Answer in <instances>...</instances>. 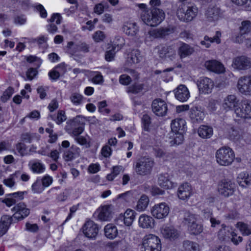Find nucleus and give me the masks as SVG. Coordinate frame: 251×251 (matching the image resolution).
<instances>
[{
    "mask_svg": "<svg viewBox=\"0 0 251 251\" xmlns=\"http://www.w3.org/2000/svg\"><path fill=\"white\" fill-rule=\"evenodd\" d=\"M165 13L159 8H152L149 10H144L141 13L142 20L148 25L155 26L165 19Z\"/></svg>",
    "mask_w": 251,
    "mask_h": 251,
    "instance_id": "1",
    "label": "nucleus"
},
{
    "mask_svg": "<svg viewBox=\"0 0 251 251\" xmlns=\"http://www.w3.org/2000/svg\"><path fill=\"white\" fill-rule=\"evenodd\" d=\"M234 158L233 151L228 147H221L216 152L217 162L221 166H227L231 165Z\"/></svg>",
    "mask_w": 251,
    "mask_h": 251,
    "instance_id": "2",
    "label": "nucleus"
},
{
    "mask_svg": "<svg viewBox=\"0 0 251 251\" xmlns=\"http://www.w3.org/2000/svg\"><path fill=\"white\" fill-rule=\"evenodd\" d=\"M64 50L66 53L72 56H74L75 59V57L79 55V52L84 53L89 52L90 51V46L85 42L79 41L75 45L74 42L70 41L68 42Z\"/></svg>",
    "mask_w": 251,
    "mask_h": 251,
    "instance_id": "3",
    "label": "nucleus"
},
{
    "mask_svg": "<svg viewBox=\"0 0 251 251\" xmlns=\"http://www.w3.org/2000/svg\"><path fill=\"white\" fill-rule=\"evenodd\" d=\"M198 9L196 6H187L180 5L177 10V16L183 22H188L192 21L197 16Z\"/></svg>",
    "mask_w": 251,
    "mask_h": 251,
    "instance_id": "4",
    "label": "nucleus"
},
{
    "mask_svg": "<svg viewBox=\"0 0 251 251\" xmlns=\"http://www.w3.org/2000/svg\"><path fill=\"white\" fill-rule=\"evenodd\" d=\"M144 251H161L160 239L156 235L149 234L145 236L142 243Z\"/></svg>",
    "mask_w": 251,
    "mask_h": 251,
    "instance_id": "5",
    "label": "nucleus"
},
{
    "mask_svg": "<svg viewBox=\"0 0 251 251\" xmlns=\"http://www.w3.org/2000/svg\"><path fill=\"white\" fill-rule=\"evenodd\" d=\"M153 166V161L149 158H142L137 161L133 168L138 175L145 176L150 174Z\"/></svg>",
    "mask_w": 251,
    "mask_h": 251,
    "instance_id": "6",
    "label": "nucleus"
},
{
    "mask_svg": "<svg viewBox=\"0 0 251 251\" xmlns=\"http://www.w3.org/2000/svg\"><path fill=\"white\" fill-rule=\"evenodd\" d=\"M235 187L236 185L233 181L229 179H224L219 182L218 191L221 195L228 197L233 195Z\"/></svg>",
    "mask_w": 251,
    "mask_h": 251,
    "instance_id": "7",
    "label": "nucleus"
},
{
    "mask_svg": "<svg viewBox=\"0 0 251 251\" xmlns=\"http://www.w3.org/2000/svg\"><path fill=\"white\" fill-rule=\"evenodd\" d=\"M170 211V207L165 202L155 204L151 209V213L155 218L162 219L166 217Z\"/></svg>",
    "mask_w": 251,
    "mask_h": 251,
    "instance_id": "8",
    "label": "nucleus"
},
{
    "mask_svg": "<svg viewBox=\"0 0 251 251\" xmlns=\"http://www.w3.org/2000/svg\"><path fill=\"white\" fill-rule=\"evenodd\" d=\"M232 66L239 71L248 70L251 68V59L244 55L236 57L233 59Z\"/></svg>",
    "mask_w": 251,
    "mask_h": 251,
    "instance_id": "9",
    "label": "nucleus"
},
{
    "mask_svg": "<svg viewBox=\"0 0 251 251\" xmlns=\"http://www.w3.org/2000/svg\"><path fill=\"white\" fill-rule=\"evenodd\" d=\"M239 91L245 96H251V75L241 77L237 83Z\"/></svg>",
    "mask_w": 251,
    "mask_h": 251,
    "instance_id": "10",
    "label": "nucleus"
},
{
    "mask_svg": "<svg viewBox=\"0 0 251 251\" xmlns=\"http://www.w3.org/2000/svg\"><path fill=\"white\" fill-rule=\"evenodd\" d=\"M223 11L217 5H210L207 9L205 16L209 22H215L223 16Z\"/></svg>",
    "mask_w": 251,
    "mask_h": 251,
    "instance_id": "11",
    "label": "nucleus"
},
{
    "mask_svg": "<svg viewBox=\"0 0 251 251\" xmlns=\"http://www.w3.org/2000/svg\"><path fill=\"white\" fill-rule=\"evenodd\" d=\"M136 213L131 209H127L124 214H120L116 222L117 225H122L123 223L126 226H130L135 218Z\"/></svg>",
    "mask_w": 251,
    "mask_h": 251,
    "instance_id": "12",
    "label": "nucleus"
},
{
    "mask_svg": "<svg viewBox=\"0 0 251 251\" xmlns=\"http://www.w3.org/2000/svg\"><path fill=\"white\" fill-rule=\"evenodd\" d=\"M153 112L158 116H163L167 113L168 110L166 102L161 99L154 100L151 104Z\"/></svg>",
    "mask_w": 251,
    "mask_h": 251,
    "instance_id": "13",
    "label": "nucleus"
},
{
    "mask_svg": "<svg viewBox=\"0 0 251 251\" xmlns=\"http://www.w3.org/2000/svg\"><path fill=\"white\" fill-rule=\"evenodd\" d=\"M204 116V113L200 107L194 106L189 110V117L191 123L194 124L201 123Z\"/></svg>",
    "mask_w": 251,
    "mask_h": 251,
    "instance_id": "14",
    "label": "nucleus"
},
{
    "mask_svg": "<svg viewBox=\"0 0 251 251\" xmlns=\"http://www.w3.org/2000/svg\"><path fill=\"white\" fill-rule=\"evenodd\" d=\"M99 227L93 221H87L83 226L84 235L89 238H94L98 233Z\"/></svg>",
    "mask_w": 251,
    "mask_h": 251,
    "instance_id": "15",
    "label": "nucleus"
},
{
    "mask_svg": "<svg viewBox=\"0 0 251 251\" xmlns=\"http://www.w3.org/2000/svg\"><path fill=\"white\" fill-rule=\"evenodd\" d=\"M12 210L15 212L13 216L16 221L23 219L30 213V210L26 207V205L24 203H19L13 208Z\"/></svg>",
    "mask_w": 251,
    "mask_h": 251,
    "instance_id": "16",
    "label": "nucleus"
},
{
    "mask_svg": "<svg viewBox=\"0 0 251 251\" xmlns=\"http://www.w3.org/2000/svg\"><path fill=\"white\" fill-rule=\"evenodd\" d=\"M26 191L17 192L6 195V198L2 200V202L5 203L7 206L10 207L15 204L19 201L24 199V195H26Z\"/></svg>",
    "mask_w": 251,
    "mask_h": 251,
    "instance_id": "17",
    "label": "nucleus"
},
{
    "mask_svg": "<svg viewBox=\"0 0 251 251\" xmlns=\"http://www.w3.org/2000/svg\"><path fill=\"white\" fill-rule=\"evenodd\" d=\"M251 31V22L250 21H244L239 27V32L236 35L235 41L238 43H243L245 39V35Z\"/></svg>",
    "mask_w": 251,
    "mask_h": 251,
    "instance_id": "18",
    "label": "nucleus"
},
{
    "mask_svg": "<svg viewBox=\"0 0 251 251\" xmlns=\"http://www.w3.org/2000/svg\"><path fill=\"white\" fill-rule=\"evenodd\" d=\"M197 85L201 93L209 94L214 86L213 81L208 77H201L198 81Z\"/></svg>",
    "mask_w": 251,
    "mask_h": 251,
    "instance_id": "19",
    "label": "nucleus"
},
{
    "mask_svg": "<svg viewBox=\"0 0 251 251\" xmlns=\"http://www.w3.org/2000/svg\"><path fill=\"white\" fill-rule=\"evenodd\" d=\"M163 236L170 240H175L179 235V231L173 226L163 227L161 230Z\"/></svg>",
    "mask_w": 251,
    "mask_h": 251,
    "instance_id": "20",
    "label": "nucleus"
},
{
    "mask_svg": "<svg viewBox=\"0 0 251 251\" xmlns=\"http://www.w3.org/2000/svg\"><path fill=\"white\" fill-rule=\"evenodd\" d=\"M158 53L160 58L168 57L173 60L176 56V47L174 45L163 47L158 50Z\"/></svg>",
    "mask_w": 251,
    "mask_h": 251,
    "instance_id": "21",
    "label": "nucleus"
},
{
    "mask_svg": "<svg viewBox=\"0 0 251 251\" xmlns=\"http://www.w3.org/2000/svg\"><path fill=\"white\" fill-rule=\"evenodd\" d=\"M239 103V100L234 95H229L225 98L223 103V107L226 111L235 109Z\"/></svg>",
    "mask_w": 251,
    "mask_h": 251,
    "instance_id": "22",
    "label": "nucleus"
},
{
    "mask_svg": "<svg viewBox=\"0 0 251 251\" xmlns=\"http://www.w3.org/2000/svg\"><path fill=\"white\" fill-rule=\"evenodd\" d=\"M204 66L207 70L218 74L222 73L225 70L223 65L215 60L206 61Z\"/></svg>",
    "mask_w": 251,
    "mask_h": 251,
    "instance_id": "23",
    "label": "nucleus"
},
{
    "mask_svg": "<svg viewBox=\"0 0 251 251\" xmlns=\"http://www.w3.org/2000/svg\"><path fill=\"white\" fill-rule=\"evenodd\" d=\"M16 220H15L13 216L8 215H3L1 217L0 221V233L1 235L4 234L8 229L10 225L13 222L15 223Z\"/></svg>",
    "mask_w": 251,
    "mask_h": 251,
    "instance_id": "24",
    "label": "nucleus"
},
{
    "mask_svg": "<svg viewBox=\"0 0 251 251\" xmlns=\"http://www.w3.org/2000/svg\"><path fill=\"white\" fill-rule=\"evenodd\" d=\"M80 151L79 148L72 146L69 150L64 151L63 157L65 161H72L79 156Z\"/></svg>",
    "mask_w": 251,
    "mask_h": 251,
    "instance_id": "25",
    "label": "nucleus"
},
{
    "mask_svg": "<svg viewBox=\"0 0 251 251\" xmlns=\"http://www.w3.org/2000/svg\"><path fill=\"white\" fill-rule=\"evenodd\" d=\"M171 126L175 133H184L186 128V122L182 118L176 119L172 122Z\"/></svg>",
    "mask_w": 251,
    "mask_h": 251,
    "instance_id": "26",
    "label": "nucleus"
},
{
    "mask_svg": "<svg viewBox=\"0 0 251 251\" xmlns=\"http://www.w3.org/2000/svg\"><path fill=\"white\" fill-rule=\"evenodd\" d=\"M109 47L108 48L109 50H107L105 53V58L107 61H111L113 60L115 52L120 50L123 47V43L121 44H109Z\"/></svg>",
    "mask_w": 251,
    "mask_h": 251,
    "instance_id": "27",
    "label": "nucleus"
},
{
    "mask_svg": "<svg viewBox=\"0 0 251 251\" xmlns=\"http://www.w3.org/2000/svg\"><path fill=\"white\" fill-rule=\"evenodd\" d=\"M191 195V187L188 183H183L179 186L177 191V196L180 199L185 200L189 198Z\"/></svg>",
    "mask_w": 251,
    "mask_h": 251,
    "instance_id": "28",
    "label": "nucleus"
},
{
    "mask_svg": "<svg viewBox=\"0 0 251 251\" xmlns=\"http://www.w3.org/2000/svg\"><path fill=\"white\" fill-rule=\"evenodd\" d=\"M189 92L184 85H180L176 90L175 97L180 101H186L189 97Z\"/></svg>",
    "mask_w": 251,
    "mask_h": 251,
    "instance_id": "29",
    "label": "nucleus"
},
{
    "mask_svg": "<svg viewBox=\"0 0 251 251\" xmlns=\"http://www.w3.org/2000/svg\"><path fill=\"white\" fill-rule=\"evenodd\" d=\"M111 205H104L98 210V218L103 221H109L112 218Z\"/></svg>",
    "mask_w": 251,
    "mask_h": 251,
    "instance_id": "30",
    "label": "nucleus"
},
{
    "mask_svg": "<svg viewBox=\"0 0 251 251\" xmlns=\"http://www.w3.org/2000/svg\"><path fill=\"white\" fill-rule=\"evenodd\" d=\"M153 219L147 215H141L138 220L139 226L143 228H152L154 225Z\"/></svg>",
    "mask_w": 251,
    "mask_h": 251,
    "instance_id": "31",
    "label": "nucleus"
},
{
    "mask_svg": "<svg viewBox=\"0 0 251 251\" xmlns=\"http://www.w3.org/2000/svg\"><path fill=\"white\" fill-rule=\"evenodd\" d=\"M194 52V48L189 45L184 43H182L178 49V54L181 59L191 55Z\"/></svg>",
    "mask_w": 251,
    "mask_h": 251,
    "instance_id": "32",
    "label": "nucleus"
},
{
    "mask_svg": "<svg viewBox=\"0 0 251 251\" xmlns=\"http://www.w3.org/2000/svg\"><path fill=\"white\" fill-rule=\"evenodd\" d=\"M221 33L220 31H217L215 35L213 37H209L208 36L204 37V40L201 41V44L205 48H209L212 43L215 42L219 44L221 42L220 37Z\"/></svg>",
    "mask_w": 251,
    "mask_h": 251,
    "instance_id": "33",
    "label": "nucleus"
},
{
    "mask_svg": "<svg viewBox=\"0 0 251 251\" xmlns=\"http://www.w3.org/2000/svg\"><path fill=\"white\" fill-rule=\"evenodd\" d=\"M233 229L229 226L222 225V227L218 232V238L223 241H228L232 234H233Z\"/></svg>",
    "mask_w": 251,
    "mask_h": 251,
    "instance_id": "34",
    "label": "nucleus"
},
{
    "mask_svg": "<svg viewBox=\"0 0 251 251\" xmlns=\"http://www.w3.org/2000/svg\"><path fill=\"white\" fill-rule=\"evenodd\" d=\"M237 181L240 186L247 187L251 184V176L247 172H241L237 176Z\"/></svg>",
    "mask_w": 251,
    "mask_h": 251,
    "instance_id": "35",
    "label": "nucleus"
},
{
    "mask_svg": "<svg viewBox=\"0 0 251 251\" xmlns=\"http://www.w3.org/2000/svg\"><path fill=\"white\" fill-rule=\"evenodd\" d=\"M104 230L105 236L110 239H113L118 235V229L112 224H108L105 226Z\"/></svg>",
    "mask_w": 251,
    "mask_h": 251,
    "instance_id": "36",
    "label": "nucleus"
},
{
    "mask_svg": "<svg viewBox=\"0 0 251 251\" xmlns=\"http://www.w3.org/2000/svg\"><path fill=\"white\" fill-rule=\"evenodd\" d=\"M176 29L175 27L171 26L160 28L155 31V35L157 38H164L167 35L174 33Z\"/></svg>",
    "mask_w": 251,
    "mask_h": 251,
    "instance_id": "37",
    "label": "nucleus"
},
{
    "mask_svg": "<svg viewBox=\"0 0 251 251\" xmlns=\"http://www.w3.org/2000/svg\"><path fill=\"white\" fill-rule=\"evenodd\" d=\"M198 133L202 138H210L213 135V128L209 126L202 125L198 128Z\"/></svg>",
    "mask_w": 251,
    "mask_h": 251,
    "instance_id": "38",
    "label": "nucleus"
},
{
    "mask_svg": "<svg viewBox=\"0 0 251 251\" xmlns=\"http://www.w3.org/2000/svg\"><path fill=\"white\" fill-rule=\"evenodd\" d=\"M158 184L164 189H170L174 187V183L168 178V174L160 175L158 177Z\"/></svg>",
    "mask_w": 251,
    "mask_h": 251,
    "instance_id": "39",
    "label": "nucleus"
},
{
    "mask_svg": "<svg viewBox=\"0 0 251 251\" xmlns=\"http://www.w3.org/2000/svg\"><path fill=\"white\" fill-rule=\"evenodd\" d=\"M182 251H200V246L196 242L185 240L182 244Z\"/></svg>",
    "mask_w": 251,
    "mask_h": 251,
    "instance_id": "40",
    "label": "nucleus"
},
{
    "mask_svg": "<svg viewBox=\"0 0 251 251\" xmlns=\"http://www.w3.org/2000/svg\"><path fill=\"white\" fill-rule=\"evenodd\" d=\"M198 216L189 212H186L184 214L183 220L182 221L183 224L188 228L190 226L194 223L197 222Z\"/></svg>",
    "mask_w": 251,
    "mask_h": 251,
    "instance_id": "41",
    "label": "nucleus"
},
{
    "mask_svg": "<svg viewBox=\"0 0 251 251\" xmlns=\"http://www.w3.org/2000/svg\"><path fill=\"white\" fill-rule=\"evenodd\" d=\"M143 59V56L138 50H133L128 54L127 61L131 63H138Z\"/></svg>",
    "mask_w": 251,
    "mask_h": 251,
    "instance_id": "42",
    "label": "nucleus"
},
{
    "mask_svg": "<svg viewBox=\"0 0 251 251\" xmlns=\"http://www.w3.org/2000/svg\"><path fill=\"white\" fill-rule=\"evenodd\" d=\"M123 30L126 34L132 36L135 35L138 31L135 23H127L124 25Z\"/></svg>",
    "mask_w": 251,
    "mask_h": 251,
    "instance_id": "43",
    "label": "nucleus"
},
{
    "mask_svg": "<svg viewBox=\"0 0 251 251\" xmlns=\"http://www.w3.org/2000/svg\"><path fill=\"white\" fill-rule=\"evenodd\" d=\"M79 126L84 127V124L82 121V118L80 116H77L67 122L65 128H74Z\"/></svg>",
    "mask_w": 251,
    "mask_h": 251,
    "instance_id": "44",
    "label": "nucleus"
},
{
    "mask_svg": "<svg viewBox=\"0 0 251 251\" xmlns=\"http://www.w3.org/2000/svg\"><path fill=\"white\" fill-rule=\"evenodd\" d=\"M149 202L148 197L143 195L138 201L136 206V209L138 211H144L147 207Z\"/></svg>",
    "mask_w": 251,
    "mask_h": 251,
    "instance_id": "45",
    "label": "nucleus"
},
{
    "mask_svg": "<svg viewBox=\"0 0 251 251\" xmlns=\"http://www.w3.org/2000/svg\"><path fill=\"white\" fill-rule=\"evenodd\" d=\"M48 118L54 121L58 125L61 124L67 119L65 111L63 110H59L56 116L50 115Z\"/></svg>",
    "mask_w": 251,
    "mask_h": 251,
    "instance_id": "46",
    "label": "nucleus"
},
{
    "mask_svg": "<svg viewBox=\"0 0 251 251\" xmlns=\"http://www.w3.org/2000/svg\"><path fill=\"white\" fill-rule=\"evenodd\" d=\"M143 88V84L135 82L127 88L126 92L128 93L137 94L141 92Z\"/></svg>",
    "mask_w": 251,
    "mask_h": 251,
    "instance_id": "47",
    "label": "nucleus"
},
{
    "mask_svg": "<svg viewBox=\"0 0 251 251\" xmlns=\"http://www.w3.org/2000/svg\"><path fill=\"white\" fill-rule=\"evenodd\" d=\"M42 60L36 56H32V79L36 77L38 74V69L42 64Z\"/></svg>",
    "mask_w": 251,
    "mask_h": 251,
    "instance_id": "48",
    "label": "nucleus"
},
{
    "mask_svg": "<svg viewBox=\"0 0 251 251\" xmlns=\"http://www.w3.org/2000/svg\"><path fill=\"white\" fill-rule=\"evenodd\" d=\"M236 226L243 235L249 236L251 234V227L248 224L243 222H238Z\"/></svg>",
    "mask_w": 251,
    "mask_h": 251,
    "instance_id": "49",
    "label": "nucleus"
},
{
    "mask_svg": "<svg viewBox=\"0 0 251 251\" xmlns=\"http://www.w3.org/2000/svg\"><path fill=\"white\" fill-rule=\"evenodd\" d=\"M188 230L191 234L198 235L202 232L203 226L197 221L190 226L188 228Z\"/></svg>",
    "mask_w": 251,
    "mask_h": 251,
    "instance_id": "50",
    "label": "nucleus"
},
{
    "mask_svg": "<svg viewBox=\"0 0 251 251\" xmlns=\"http://www.w3.org/2000/svg\"><path fill=\"white\" fill-rule=\"evenodd\" d=\"M21 173L19 171L16 172L14 174L10 175L8 178L4 179L3 180V184L7 187L12 188L15 185V177H17Z\"/></svg>",
    "mask_w": 251,
    "mask_h": 251,
    "instance_id": "51",
    "label": "nucleus"
},
{
    "mask_svg": "<svg viewBox=\"0 0 251 251\" xmlns=\"http://www.w3.org/2000/svg\"><path fill=\"white\" fill-rule=\"evenodd\" d=\"M83 97L79 93H73L70 97V100L75 105H78L82 103Z\"/></svg>",
    "mask_w": 251,
    "mask_h": 251,
    "instance_id": "52",
    "label": "nucleus"
},
{
    "mask_svg": "<svg viewBox=\"0 0 251 251\" xmlns=\"http://www.w3.org/2000/svg\"><path fill=\"white\" fill-rule=\"evenodd\" d=\"M33 8L34 11L38 13L41 18H47V12L42 4L36 3L34 5Z\"/></svg>",
    "mask_w": 251,
    "mask_h": 251,
    "instance_id": "53",
    "label": "nucleus"
},
{
    "mask_svg": "<svg viewBox=\"0 0 251 251\" xmlns=\"http://www.w3.org/2000/svg\"><path fill=\"white\" fill-rule=\"evenodd\" d=\"M244 105L242 102L241 106L235 107V109L234 110V114L236 117L240 118L241 119H247L246 114L244 111Z\"/></svg>",
    "mask_w": 251,
    "mask_h": 251,
    "instance_id": "54",
    "label": "nucleus"
},
{
    "mask_svg": "<svg viewBox=\"0 0 251 251\" xmlns=\"http://www.w3.org/2000/svg\"><path fill=\"white\" fill-rule=\"evenodd\" d=\"M16 150L22 155H26L28 151H30L31 148L27 147L24 143H19L16 145Z\"/></svg>",
    "mask_w": 251,
    "mask_h": 251,
    "instance_id": "55",
    "label": "nucleus"
},
{
    "mask_svg": "<svg viewBox=\"0 0 251 251\" xmlns=\"http://www.w3.org/2000/svg\"><path fill=\"white\" fill-rule=\"evenodd\" d=\"M66 131L72 136L75 137L81 134L84 131V127H77V128H65Z\"/></svg>",
    "mask_w": 251,
    "mask_h": 251,
    "instance_id": "56",
    "label": "nucleus"
},
{
    "mask_svg": "<svg viewBox=\"0 0 251 251\" xmlns=\"http://www.w3.org/2000/svg\"><path fill=\"white\" fill-rule=\"evenodd\" d=\"M228 136L231 140H234L239 136V131L232 126H229L228 128Z\"/></svg>",
    "mask_w": 251,
    "mask_h": 251,
    "instance_id": "57",
    "label": "nucleus"
},
{
    "mask_svg": "<svg viewBox=\"0 0 251 251\" xmlns=\"http://www.w3.org/2000/svg\"><path fill=\"white\" fill-rule=\"evenodd\" d=\"M242 102L247 119H251V100H246L243 101Z\"/></svg>",
    "mask_w": 251,
    "mask_h": 251,
    "instance_id": "58",
    "label": "nucleus"
},
{
    "mask_svg": "<svg viewBox=\"0 0 251 251\" xmlns=\"http://www.w3.org/2000/svg\"><path fill=\"white\" fill-rule=\"evenodd\" d=\"M142 123L143 127L145 131H149L151 124V118L147 114H145L142 118Z\"/></svg>",
    "mask_w": 251,
    "mask_h": 251,
    "instance_id": "59",
    "label": "nucleus"
},
{
    "mask_svg": "<svg viewBox=\"0 0 251 251\" xmlns=\"http://www.w3.org/2000/svg\"><path fill=\"white\" fill-rule=\"evenodd\" d=\"M92 37L96 42L98 43L103 41L106 38V35L103 31L98 30L93 34Z\"/></svg>",
    "mask_w": 251,
    "mask_h": 251,
    "instance_id": "60",
    "label": "nucleus"
},
{
    "mask_svg": "<svg viewBox=\"0 0 251 251\" xmlns=\"http://www.w3.org/2000/svg\"><path fill=\"white\" fill-rule=\"evenodd\" d=\"M45 166L40 162L32 164V172L36 173H42L45 171Z\"/></svg>",
    "mask_w": 251,
    "mask_h": 251,
    "instance_id": "61",
    "label": "nucleus"
},
{
    "mask_svg": "<svg viewBox=\"0 0 251 251\" xmlns=\"http://www.w3.org/2000/svg\"><path fill=\"white\" fill-rule=\"evenodd\" d=\"M44 188L40 179H37L36 182L32 184V190H33L35 193H41L44 190Z\"/></svg>",
    "mask_w": 251,
    "mask_h": 251,
    "instance_id": "62",
    "label": "nucleus"
},
{
    "mask_svg": "<svg viewBox=\"0 0 251 251\" xmlns=\"http://www.w3.org/2000/svg\"><path fill=\"white\" fill-rule=\"evenodd\" d=\"M92 81L95 84H102L103 82V78L101 73L99 72H95Z\"/></svg>",
    "mask_w": 251,
    "mask_h": 251,
    "instance_id": "63",
    "label": "nucleus"
},
{
    "mask_svg": "<svg viewBox=\"0 0 251 251\" xmlns=\"http://www.w3.org/2000/svg\"><path fill=\"white\" fill-rule=\"evenodd\" d=\"M132 198V193L131 191H127L124 193L119 195L117 199H121L124 201L128 202Z\"/></svg>",
    "mask_w": 251,
    "mask_h": 251,
    "instance_id": "64",
    "label": "nucleus"
}]
</instances>
